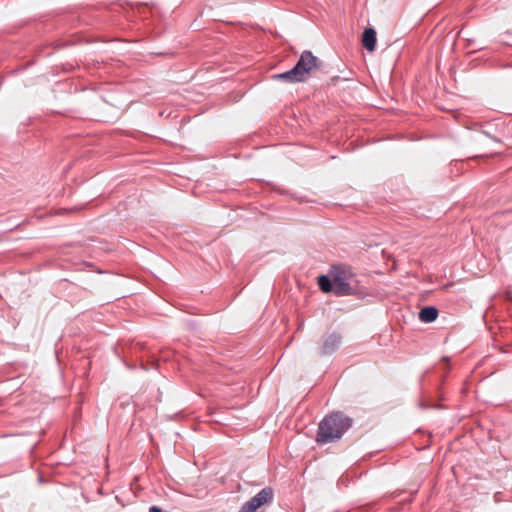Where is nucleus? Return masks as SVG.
<instances>
[{"label":"nucleus","instance_id":"obj_1","mask_svg":"<svg viewBox=\"0 0 512 512\" xmlns=\"http://www.w3.org/2000/svg\"><path fill=\"white\" fill-rule=\"evenodd\" d=\"M351 424L352 420L343 413H332L320 422L316 440L321 444L336 441L343 436Z\"/></svg>","mask_w":512,"mask_h":512},{"label":"nucleus","instance_id":"obj_2","mask_svg":"<svg viewBox=\"0 0 512 512\" xmlns=\"http://www.w3.org/2000/svg\"><path fill=\"white\" fill-rule=\"evenodd\" d=\"M321 61L318 57L314 56L311 51L306 50L300 55L296 65L284 73L276 74L274 79L284 81L287 83L303 82L307 79L308 75L314 70L319 68Z\"/></svg>","mask_w":512,"mask_h":512},{"label":"nucleus","instance_id":"obj_3","mask_svg":"<svg viewBox=\"0 0 512 512\" xmlns=\"http://www.w3.org/2000/svg\"><path fill=\"white\" fill-rule=\"evenodd\" d=\"M343 335L339 331H328L323 334L319 344V355L330 356L341 347Z\"/></svg>","mask_w":512,"mask_h":512},{"label":"nucleus","instance_id":"obj_4","mask_svg":"<svg viewBox=\"0 0 512 512\" xmlns=\"http://www.w3.org/2000/svg\"><path fill=\"white\" fill-rule=\"evenodd\" d=\"M354 289L348 283L344 272L337 271L333 276V293L336 296L351 295Z\"/></svg>","mask_w":512,"mask_h":512},{"label":"nucleus","instance_id":"obj_5","mask_svg":"<svg viewBox=\"0 0 512 512\" xmlns=\"http://www.w3.org/2000/svg\"><path fill=\"white\" fill-rule=\"evenodd\" d=\"M274 497V492L271 487H265L260 490L254 497L250 499V502H253L255 507L258 509L261 506L271 503Z\"/></svg>","mask_w":512,"mask_h":512},{"label":"nucleus","instance_id":"obj_6","mask_svg":"<svg viewBox=\"0 0 512 512\" xmlns=\"http://www.w3.org/2000/svg\"><path fill=\"white\" fill-rule=\"evenodd\" d=\"M376 31L374 28H366L362 34V45L363 47L372 52L376 47Z\"/></svg>","mask_w":512,"mask_h":512},{"label":"nucleus","instance_id":"obj_7","mask_svg":"<svg viewBox=\"0 0 512 512\" xmlns=\"http://www.w3.org/2000/svg\"><path fill=\"white\" fill-rule=\"evenodd\" d=\"M438 317V310L434 306H426L419 312V319L424 323H431Z\"/></svg>","mask_w":512,"mask_h":512},{"label":"nucleus","instance_id":"obj_8","mask_svg":"<svg viewBox=\"0 0 512 512\" xmlns=\"http://www.w3.org/2000/svg\"><path fill=\"white\" fill-rule=\"evenodd\" d=\"M318 285L323 292H333V280L327 275L318 277Z\"/></svg>","mask_w":512,"mask_h":512},{"label":"nucleus","instance_id":"obj_9","mask_svg":"<svg viewBox=\"0 0 512 512\" xmlns=\"http://www.w3.org/2000/svg\"><path fill=\"white\" fill-rule=\"evenodd\" d=\"M257 508L253 504V502L247 501L242 505L239 512H256Z\"/></svg>","mask_w":512,"mask_h":512}]
</instances>
